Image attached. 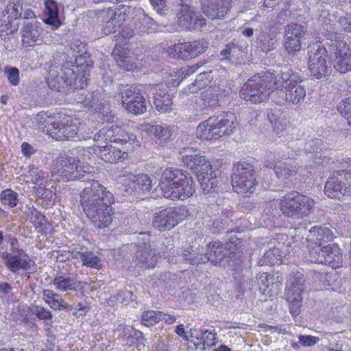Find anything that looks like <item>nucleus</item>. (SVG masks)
Instances as JSON below:
<instances>
[{
    "label": "nucleus",
    "mask_w": 351,
    "mask_h": 351,
    "mask_svg": "<svg viewBox=\"0 0 351 351\" xmlns=\"http://www.w3.org/2000/svg\"><path fill=\"white\" fill-rule=\"evenodd\" d=\"M205 256L212 263L223 267L230 265L232 261L225 245L219 241L212 242L207 245Z\"/></svg>",
    "instance_id": "obj_25"
},
{
    "label": "nucleus",
    "mask_w": 351,
    "mask_h": 351,
    "mask_svg": "<svg viewBox=\"0 0 351 351\" xmlns=\"http://www.w3.org/2000/svg\"><path fill=\"white\" fill-rule=\"evenodd\" d=\"M113 194L98 181L87 180L86 186L80 193V204L84 213L88 217L106 205L114 202Z\"/></svg>",
    "instance_id": "obj_4"
},
{
    "label": "nucleus",
    "mask_w": 351,
    "mask_h": 351,
    "mask_svg": "<svg viewBox=\"0 0 351 351\" xmlns=\"http://www.w3.org/2000/svg\"><path fill=\"white\" fill-rule=\"evenodd\" d=\"M149 88L155 108L160 112H170L173 104V95L170 93L169 88L163 85L152 86Z\"/></svg>",
    "instance_id": "obj_24"
},
{
    "label": "nucleus",
    "mask_w": 351,
    "mask_h": 351,
    "mask_svg": "<svg viewBox=\"0 0 351 351\" xmlns=\"http://www.w3.org/2000/svg\"><path fill=\"white\" fill-rule=\"evenodd\" d=\"M308 70L311 76L320 80L330 75L332 69L327 59L330 56L326 47L317 43L309 45L307 48Z\"/></svg>",
    "instance_id": "obj_8"
},
{
    "label": "nucleus",
    "mask_w": 351,
    "mask_h": 351,
    "mask_svg": "<svg viewBox=\"0 0 351 351\" xmlns=\"http://www.w3.org/2000/svg\"><path fill=\"white\" fill-rule=\"evenodd\" d=\"M202 13L211 20H222L230 12L232 0H199Z\"/></svg>",
    "instance_id": "obj_17"
},
{
    "label": "nucleus",
    "mask_w": 351,
    "mask_h": 351,
    "mask_svg": "<svg viewBox=\"0 0 351 351\" xmlns=\"http://www.w3.org/2000/svg\"><path fill=\"white\" fill-rule=\"evenodd\" d=\"M177 9L178 25L185 30H193L206 25V19L197 16L194 8L188 4L180 3Z\"/></svg>",
    "instance_id": "obj_16"
},
{
    "label": "nucleus",
    "mask_w": 351,
    "mask_h": 351,
    "mask_svg": "<svg viewBox=\"0 0 351 351\" xmlns=\"http://www.w3.org/2000/svg\"><path fill=\"white\" fill-rule=\"evenodd\" d=\"M274 170L276 177L282 180H286L289 178L292 171L290 165L287 164L286 162L276 164L274 167Z\"/></svg>",
    "instance_id": "obj_61"
},
{
    "label": "nucleus",
    "mask_w": 351,
    "mask_h": 351,
    "mask_svg": "<svg viewBox=\"0 0 351 351\" xmlns=\"http://www.w3.org/2000/svg\"><path fill=\"white\" fill-rule=\"evenodd\" d=\"M309 237L317 246L324 245L325 243L332 241L334 237L330 229L327 227L321 226H314L311 228Z\"/></svg>",
    "instance_id": "obj_37"
},
{
    "label": "nucleus",
    "mask_w": 351,
    "mask_h": 351,
    "mask_svg": "<svg viewBox=\"0 0 351 351\" xmlns=\"http://www.w3.org/2000/svg\"><path fill=\"white\" fill-rule=\"evenodd\" d=\"M280 110L275 108V109H270L267 111V119L270 122L272 128H274V130H280V126L281 124L280 121Z\"/></svg>",
    "instance_id": "obj_64"
},
{
    "label": "nucleus",
    "mask_w": 351,
    "mask_h": 351,
    "mask_svg": "<svg viewBox=\"0 0 351 351\" xmlns=\"http://www.w3.org/2000/svg\"><path fill=\"white\" fill-rule=\"evenodd\" d=\"M182 162L186 168L195 173L204 194L217 193L218 171L213 170L210 162L204 156L199 153L194 155L183 154Z\"/></svg>",
    "instance_id": "obj_3"
},
{
    "label": "nucleus",
    "mask_w": 351,
    "mask_h": 351,
    "mask_svg": "<svg viewBox=\"0 0 351 351\" xmlns=\"http://www.w3.org/2000/svg\"><path fill=\"white\" fill-rule=\"evenodd\" d=\"M185 217L184 210L178 207H169L153 215L152 226L159 231L170 230Z\"/></svg>",
    "instance_id": "obj_15"
},
{
    "label": "nucleus",
    "mask_w": 351,
    "mask_h": 351,
    "mask_svg": "<svg viewBox=\"0 0 351 351\" xmlns=\"http://www.w3.org/2000/svg\"><path fill=\"white\" fill-rule=\"evenodd\" d=\"M94 152L101 160L110 163L117 162L128 156L126 152L108 144L95 146Z\"/></svg>",
    "instance_id": "obj_27"
},
{
    "label": "nucleus",
    "mask_w": 351,
    "mask_h": 351,
    "mask_svg": "<svg viewBox=\"0 0 351 351\" xmlns=\"http://www.w3.org/2000/svg\"><path fill=\"white\" fill-rule=\"evenodd\" d=\"M119 178L125 193L136 199H143V196L152 189V180L145 173L135 175L125 171Z\"/></svg>",
    "instance_id": "obj_11"
},
{
    "label": "nucleus",
    "mask_w": 351,
    "mask_h": 351,
    "mask_svg": "<svg viewBox=\"0 0 351 351\" xmlns=\"http://www.w3.org/2000/svg\"><path fill=\"white\" fill-rule=\"evenodd\" d=\"M126 53L124 49H120L116 46L112 52V56L119 67L125 71H131L134 68V64L132 58Z\"/></svg>",
    "instance_id": "obj_43"
},
{
    "label": "nucleus",
    "mask_w": 351,
    "mask_h": 351,
    "mask_svg": "<svg viewBox=\"0 0 351 351\" xmlns=\"http://www.w3.org/2000/svg\"><path fill=\"white\" fill-rule=\"evenodd\" d=\"M53 284L56 289L61 291L76 290V280L70 276H57L54 278Z\"/></svg>",
    "instance_id": "obj_47"
},
{
    "label": "nucleus",
    "mask_w": 351,
    "mask_h": 351,
    "mask_svg": "<svg viewBox=\"0 0 351 351\" xmlns=\"http://www.w3.org/2000/svg\"><path fill=\"white\" fill-rule=\"evenodd\" d=\"M162 195L171 200H184L195 193L193 179L160 188Z\"/></svg>",
    "instance_id": "obj_21"
},
{
    "label": "nucleus",
    "mask_w": 351,
    "mask_h": 351,
    "mask_svg": "<svg viewBox=\"0 0 351 351\" xmlns=\"http://www.w3.org/2000/svg\"><path fill=\"white\" fill-rule=\"evenodd\" d=\"M123 106L128 112L142 114L147 111V101L143 93L136 86L122 84L119 88Z\"/></svg>",
    "instance_id": "obj_13"
},
{
    "label": "nucleus",
    "mask_w": 351,
    "mask_h": 351,
    "mask_svg": "<svg viewBox=\"0 0 351 351\" xmlns=\"http://www.w3.org/2000/svg\"><path fill=\"white\" fill-rule=\"evenodd\" d=\"M276 95L278 97L277 103L282 104L286 102L296 105L304 101L306 90L300 82H296L278 90Z\"/></svg>",
    "instance_id": "obj_22"
},
{
    "label": "nucleus",
    "mask_w": 351,
    "mask_h": 351,
    "mask_svg": "<svg viewBox=\"0 0 351 351\" xmlns=\"http://www.w3.org/2000/svg\"><path fill=\"white\" fill-rule=\"evenodd\" d=\"M80 164V160L65 154H61L53 162L58 173L65 181L80 180L86 176V171Z\"/></svg>",
    "instance_id": "obj_14"
},
{
    "label": "nucleus",
    "mask_w": 351,
    "mask_h": 351,
    "mask_svg": "<svg viewBox=\"0 0 351 351\" xmlns=\"http://www.w3.org/2000/svg\"><path fill=\"white\" fill-rule=\"evenodd\" d=\"M156 252L158 255L160 254L168 253L169 251L171 250L174 247L173 239L171 237H165L161 241L155 239Z\"/></svg>",
    "instance_id": "obj_57"
},
{
    "label": "nucleus",
    "mask_w": 351,
    "mask_h": 351,
    "mask_svg": "<svg viewBox=\"0 0 351 351\" xmlns=\"http://www.w3.org/2000/svg\"><path fill=\"white\" fill-rule=\"evenodd\" d=\"M103 136L104 141L128 144V147L132 146V149L139 146V143L134 134L128 132L121 127L116 125L99 130V136Z\"/></svg>",
    "instance_id": "obj_19"
},
{
    "label": "nucleus",
    "mask_w": 351,
    "mask_h": 351,
    "mask_svg": "<svg viewBox=\"0 0 351 351\" xmlns=\"http://www.w3.org/2000/svg\"><path fill=\"white\" fill-rule=\"evenodd\" d=\"M202 99L205 108L214 109L219 105V95L217 91L214 89L210 88L204 91L202 94Z\"/></svg>",
    "instance_id": "obj_51"
},
{
    "label": "nucleus",
    "mask_w": 351,
    "mask_h": 351,
    "mask_svg": "<svg viewBox=\"0 0 351 351\" xmlns=\"http://www.w3.org/2000/svg\"><path fill=\"white\" fill-rule=\"evenodd\" d=\"M305 287L304 275L299 271H292L287 284L285 295L289 303L290 313L294 317L300 313L302 306V295Z\"/></svg>",
    "instance_id": "obj_10"
},
{
    "label": "nucleus",
    "mask_w": 351,
    "mask_h": 351,
    "mask_svg": "<svg viewBox=\"0 0 351 351\" xmlns=\"http://www.w3.org/2000/svg\"><path fill=\"white\" fill-rule=\"evenodd\" d=\"M43 299L51 308L55 310L72 311V306L64 302L61 296L50 289H45L43 291Z\"/></svg>",
    "instance_id": "obj_36"
},
{
    "label": "nucleus",
    "mask_w": 351,
    "mask_h": 351,
    "mask_svg": "<svg viewBox=\"0 0 351 351\" xmlns=\"http://www.w3.org/2000/svg\"><path fill=\"white\" fill-rule=\"evenodd\" d=\"M232 185L237 193H252L256 184V171L249 160H241L233 165Z\"/></svg>",
    "instance_id": "obj_7"
},
{
    "label": "nucleus",
    "mask_w": 351,
    "mask_h": 351,
    "mask_svg": "<svg viewBox=\"0 0 351 351\" xmlns=\"http://www.w3.org/2000/svg\"><path fill=\"white\" fill-rule=\"evenodd\" d=\"M138 23L135 24V31L140 36L155 32L159 28V24L142 10L139 14Z\"/></svg>",
    "instance_id": "obj_32"
},
{
    "label": "nucleus",
    "mask_w": 351,
    "mask_h": 351,
    "mask_svg": "<svg viewBox=\"0 0 351 351\" xmlns=\"http://www.w3.org/2000/svg\"><path fill=\"white\" fill-rule=\"evenodd\" d=\"M185 51L184 43L174 44L173 45L169 46L167 49L169 55L183 60H185Z\"/></svg>",
    "instance_id": "obj_62"
},
{
    "label": "nucleus",
    "mask_w": 351,
    "mask_h": 351,
    "mask_svg": "<svg viewBox=\"0 0 351 351\" xmlns=\"http://www.w3.org/2000/svg\"><path fill=\"white\" fill-rule=\"evenodd\" d=\"M71 254L75 257V259H80L83 265L96 269L101 267L100 258L92 252H82L73 250Z\"/></svg>",
    "instance_id": "obj_44"
},
{
    "label": "nucleus",
    "mask_w": 351,
    "mask_h": 351,
    "mask_svg": "<svg viewBox=\"0 0 351 351\" xmlns=\"http://www.w3.org/2000/svg\"><path fill=\"white\" fill-rule=\"evenodd\" d=\"M333 68L340 73L351 71V49L346 43L333 46L329 52Z\"/></svg>",
    "instance_id": "obj_18"
},
{
    "label": "nucleus",
    "mask_w": 351,
    "mask_h": 351,
    "mask_svg": "<svg viewBox=\"0 0 351 351\" xmlns=\"http://www.w3.org/2000/svg\"><path fill=\"white\" fill-rule=\"evenodd\" d=\"M148 131L155 143L161 147L165 146L172 134L169 128L159 125H151Z\"/></svg>",
    "instance_id": "obj_38"
},
{
    "label": "nucleus",
    "mask_w": 351,
    "mask_h": 351,
    "mask_svg": "<svg viewBox=\"0 0 351 351\" xmlns=\"http://www.w3.org/2000/svg\"><path fill=\"white\" fill-rule=\"evenodd\" d=\"M23 210L27 219L34 224L38 232L42 234L47 233L51 228V225L44 215L38 211L33 206L26 205Z\"/></svg>",
    "instance_id": "obj_28"
},
{
    "label": "nucleus",
    "mask_w": 351,
    "mask_h": 351,
    "mask_svg": "<svg viewBox=\"0 0 351 351\" xmlns=\"http://www.w3.org/2000/svg\"><path fill=\"white\" fill-rule=\"evenodd\" d=\"M155 241H152L149 234L141 232L135 245L134 261L140 267L154 268L157 262Z\"/></svg>",
    "instance_id": "obj_9"
},
{
    "label": "nucleus",
    "mask_w": 351,
    "mask_h": 351,
    "mask_svg": "<svg viewBox=\"0 0 351 351\" xmlns=\"http://www.w3.org/2000/svg\"><path fill=\"white\" fill-rule=\"evenodd\" d=\"M224 245L228 250V256L230 257L231 260L232 261V258H234L236 261L239 262L237 263V265L241 263L243 246V241L237 237H231L228 242Z\"/></svg>",
    "instance_id": "obj_42"
},
{
    "label": "nucleus",
    "mask_w": 351,
    "mask_h": 351,
    "mask_svg": "<svg viewBox=\"0 0 351 351\" xmlns=\"http://www.w3.org/2000/svg\"><path fill=\"white\" fill-rule=\"evenodd\" d=\"M337 110L351 126V97L342 99L337 106Z\"/></svg>",
    "instance_id": "obj_54"
},
{
    "label": "nucleus",
    "mask_w": 351,
    "mask_h": 351,
    "mask_svg": "<svg viewBox=\"0 0 351 351\" xmlns=\"http://www.w3.org/2000/svg\"><path fill=\"white\" fill-rule=\"evenodd\" d=\"M59 119L60 117L47 116L45 113H40L37 114L38 125L43 132L55 136L60 121Z\"/></svg>",
    "instance_id": "obj_35"
},
{
    "label": "nucleus",
    "mask_w": 351,
    "mask_h": 351,
    "mask_svg": "<svg viewBox=\"0 0 351 351\" xmlns=\"http://www.w3.org/2000/svg\"><path fill=\"white\" fill-rule=\"evenodd\" d=\"M278 27L275 25H270L268 31L260 30L256 43L261 51L268 53L276 49L278 44Z\"/></svg>",
    "instance_id": "obj_26"
},
{
    "label": "nucleus",
    "mask_w": 351,
    "mask_h": 351,
    "mask_svg": "<svg viewBox=\"0 0 351 351\" xmlns=\"http://www.w3.org/2000/svg\"><path fill=\"white\" fill-rule=\"evenodd\" d=\"M24 23L23 27V37L33 42L42 40L40 38L43 32L41 27L42 23L39 21L34 12L27 8L24 14Z\"/></svg>",
    "instance_id": "obj_23"
},
{
    "label": "nucleus",
    "mask_w": 351,
    "mask_h": 351,
    "mask_svg": "<svg viewBox=\"0 0 351 351\" xmlns=\"http://www.w3.org/2000/svg\"><path fill=\"white\" fill-rule=\"evenodd\" d=\"M68 118L60 120L57 132H56V138L58 141L69 140L75 137L77 134V126L73 124H69Z\"/></svg>",
    "instance_id": "obj_41"
},
{
    "label": "nucleus",
    "mask_w": 351,
    "mask_h": 351,
    "mask_svg": "<svg viewBox=\"0 0 351 351\" xmlns=\"http://www.w3.org/2000/svg\"><path fill=\"white\" fill-rule=\"evenodd\" d=\"M96 16L97 21L101 24L117 19L116 10L112 8L97 10Z\"/></svg>",
    "instance_id": "obj_55"
},
{
    "label": "nucleus",
    "mask_w": 351,
    "mask_h": 351,
    "mask_svg": "<svg viewBox=\"0 0 351 351\" xmlns=\"http://www.w3.org/2000/svg\"><path fill=\"white\" fill-rule=\"evenodd\" d=\"M325 37L327 40L326 45L328 47V52L331 51V49L333 46H337L340 45V43H346L341 38L340 35L335 32H327L325 34Z\"/></svg>",
    "instance_id": "obj_63"
},
{
    "label": "nucleus",
    "mask_w": 351,
    "mask_h": 351,
    "mask_svg": "<svg viewBox=\"0 0 351 351\" xmlns=\"http://www.w3.org/2000/svg\"><path fill=\"white\" fill-rule=\"evenodd\" d=\"M326 258L324 255V246H315L309 250L308 259L311 263L325 264Z\"/></svg>",
    "instance_id": "obj_58"
},
{
    "label": "nucleus",
    "mask_w": 351,
    "mask_h": 351,
    "mask_svg": "<svg viewBox=\"0 0 351 351\" xmlns=\"http://www.w3.org/2000/svg\"><path fill=\"white\" fill-rule=\"evenodd\" d=\"M36 195L39 199L45 201L47 205H49V203L56 198V193L47 188L46 186H38L36 189Z\"/></svg>",
    "instance_id": "obj_59"
},
{
    "label": "nucleus",
    "mask_w": 351,
    "mask_h": 351,
    "mask_svg": "<svg viewBox=\"0 0 351 351\" xmlns=\"http://www.w3.org/2000/svg\"><path fill=\"white\" fill-rule=\"evenodd\" d=\"M324 193L335 199L351 194V171L343 169L331 172L325 183Z\"/></svg>",
    "instance_id": "obj_12"
},
{
    "label": "nucleus",
    "mask_w": 351,
    "mask_h": 351,
    "mask_svg": "<svg viewBox=\"0 0 351 351\" xmlns=\"http://www.w3.org/2000/svg\"><path fill=\"white\" fill-rule=\"evenodd\" d=\"M83 86H70L68 90L61 92L69 96V99H73V101L82 104L86 108H94L99 102L101 98V94L99 91L88 92L84 89Z\"/></svg>",
    "instance_id": "obj_20"
},
{
    "label": "nucleus",
    "mask_w": 351,
    "mask_h": 351,
    "mask_svg": "<svg viewBox=\"0 0 351 351\" xmlns=\"http://www.w3.org/2000/svg\"><path fill=\"white\" fill-rule=\"evenodd\" d=\"M269 73L272 75V85L271 89L276 88V91L285 86H288L296 82H301L300 75L298 73H295L291 69H289L287 71H282L278 75V78L271 71Z\"/></svg>",
    "instance_id": "obj_31"
},
{
    "label": "nucleus",
    "mask_w": 351,
    "mask_h": 351,
    "mask_svg": "<svg viewBox=\"0 0 351 351\" xmlns=\"http://www.w3.org/2000/svg\"><path fill=\"white\" fill-rule=\"evenodd\" d=\"M111 205H106V208L97 211L96 215L94 213L87 217L95 228L105 229L110 226L114 215Z\"/></svg>",
    "instance_id": "obj_29"
},
{
    "label": "nucleus",
    "mask_w": 351,
    "mask_h": 351,
    "mask_svg": "<svg viewBox=\"0 0 351 351\" xmlns=\"http://www.w3.org/2000/svg\"><path fill=\"white\" fill-rule=\"evenodd\" d=\"M26 10L19 1L16 3L10 1L4 12L8 15V19L16 21L19 19H24V14Z\"/></svg>",
    "instance_id": "obj_49"
},
{
    "label": "nucleus",
    "mask_w": 351,
    "mask_h": 351,
    "mask_svg": "<svg viewBox=\"0 0 351 351\" xmlns=\"http://www.w3.org/2000/svg\"><path fill=\"white\" fill-rule=\"evenodd\" d=\"M189 179L192 178L188 177L180 169L167 168L161 173L158 186L159 188L165 187L170 184L189 180Z\"/></svg>",
    "instance_id": "obj_30"
},
{
    "label": "nucleus",
    "mask_w": 351,
    "mask_h": 351,
    "mask_svg": "<svg viewBox=\"0 0 351 351\" xmlns=\"http://www.w3.org/2000/svg\"><path fill=\"white\" fill-rule=\"evenodd\" d=\"M315 204L313 198L293 192L281 198L280 208L287 217L299 219L308 216L315 208Z\"/></svg>",
    "instance_id": "obj_6"
},
{
    "label": "nucleus",
    "mask_w": 351,
    "mask_h": 351,
    "mask_svg": "<svg viewBox=\"0 0 351 351\" xmlns=\"http://www.w3.org/2000/svg\"><path fill=\"white\" fill-rule=\"evenodd\" d=\"M73 54L61 64V67L51 66L49 71L47 84L50 88L58 92L68 90L70 86H83L86 84V75L89 69L93 67V62L86 52V44L76 40L70 45Z\"/></svg>",
    "instance_id": "obj_1"
},
{
    "label": "nucleus",
    "mask_w": 351,
    "mask_h": 351,
    "mask_svg": "<svg viewBox=\"0 0 351 351\" xmlns=\"http://www.w3.org/2000/svg\"><path fill=\"white\" fill-rule=\"evenodd\" d=\"M322 145H323V142L321 139L319 138L308 139L304 144V150L306 152H315V162L318 165H322L324 160H326V162H328V158H327L326 156H324V159H322V154L318 152L319 149H322Z\"/></svg>",
    "instance_id": "obj_45"
},
{
    "label": "nucleus",
    "mask_w": 351,
    "mask_h": 351,
    "mask_svg": "<svg viewBox=\"0 0 351 351\" xmlns=\"http://www.w3.org/2000/svg\"><path fill=\"white\" fill-rule=\"evenodd\" d=\"M238 125L234 113L223 112L209 117L196 128L197 138L204 141L217 140L230 136Z\"/></svg>",
    "instance_id": "obj_2"
},
{
    "label": "nucleus",
    "mask_w": 351,
    "mask_h": 351,
    "mask_svg": "<svg viewBox=\"0 0 351 351\" xmlns=\"http://www.w3.org/2000/svg\"><path fill=\"white\" fill-rule=\"evenodd\" d=\"M185 52V60L194 58L199 54L206 51L208 47V43L204 39H199L192 42L184 43Z\"/></svg>",
    "instance_id": "obj_40"
},
{
    "label": "nucleus",
    "mask_w": 351,
    "mask_h": 351,
    "mask_svg": "<svg viewBox=\"0 0 351 351\" xmlns=\"http://www.w3.org/2000/svg\"><path fill=\"white\" fill-rule=\"evenodd\" d=\"M45 4V17L43 21L54 29L58 28L62 23L59 17L58 3L54 0H47Z\"/></svg>",
    "instance_id": "obj_33"
},
{
    "label": "nucleus",
    "mask_w": 351,
    "mask_h": 351,
    "mask_svg": "<svg viewBox=\"0 0 351 351\" xmlns=\"http://www.w3.org/2000/svg\"><path fill=\"white\" fill-rule=\"evenodd\" d=\"M282 46L285 51H286L289 56H293L301 50L302 43L299 39L292 38L291 37L287 38L284 36Z\"/></svg>",
    "instance_id": "obj_52"
},
{
    "label": "nucleus",
    "mask_w": 351,
    "mask_h": 351,
    "mask_svg": "<svg viewBox=\"0 0 351 351\" xmlns=\"http://www.w3.org/2000/svg\"><path fill=\"white\" fill-rule=\"evenodd\" d=\"M212 71L201 72L196 77L195 82L189 85V89L191 92H197V90L202 89L207 86L212 80L210 75Z\"/></svg>",
    "instance_id": "obj_50"
},
{
    "label": "nucleus",
    "mask_w": 351,
    "mask_h": 351,
    "mask_svg": "<svg viewBox=\"0 0 351 351\" xmlns=\"http://www.w3.org/2000/svg\"><path fill=\"white\" fill-rule=\"evenodd\" d=\"M282 256L278 248L271 247L265 252L263 257L258 261V265L263 266L265 265H275L281 261Z\"/></svg>",
    "instance_id": "obj_48"
},
{
    "label": "nucleus",
    "mask_w": 351,
    "mask_h": 351,
    "mask_svg": "<svg viewBox=\"0 0 351 351\" xmlns=\"http://www.w3.org/2000/svg\"><path fill=\"white\" fill-rule=\"evenodd\" d=\"M0 199L3 204L13 208L16 206L18 203V194L11 189H6L1 192Z\"/></svg>",
    "instance_id": "obj_56"
},
{
    "label": "nucleus",
    "mask_w": 351,
    "mask_h": 351,
    "mask_svg": "<svg viewBox=\"0 0 351 351\" xmlns=\"http://www.w3.org/2000/svg\"><path fill=\"white\" fill-rule=\"evenodd\" d=\"M306 30L305 25L292 22L285 26L284 36L302 40L305 36Z\"/></svg>",
    "instance_id": "obj_46"
},
{
    "label": "nucleus",
    "mask_w": 351,
    "mask_h": 351,
    "mask_svg": "<svg viewBox=\"0 0 351 351\" xmlns=\"http://www.w3.org/2000/svg\"><path fill=\"white\" fill-rule=\"evenodd\" d=\"M19 27V23L14 20L8 19V22L4 21L0 25V34L1 38H5L9 34L16 32Z\"/></svg>",
    "instance_id": "obj_60"
},
{
    "label": "nucleus",
    "mask_w": 351,
    "mask_h": 351,
    "mask_svg": "<svg viewBox=\"0 0 351 351\" xmlns=\"http://www.w3.org/2000/svg\"><path fill=\"white\" fill-rule=\"evenodd\" d=\"M26 255L23 253H19L16 255L7 253L3 256L5 261L7 267L12 271L15 273L20 269H27L28 261L23 257Z\"/></svg>",
    "instance_id": "obj_39"
},
{
    "label": "nucleus",
    "mask_w": 351,
    "mask_h": 351,
    "mask_svg": "<svg viewBox=\"0 0 351 351\" xmlns=\"http://www.w3.org/2000/svg\"><path fill=\"white\" fill-rule=\"evenodd\" d=\"M324 255L326 258V265L332 268L339 267L341 265L343 261L341 251L337 244L324 245Z\"/></svg>",
    "instance_id": "obj_34"
},
{
    "label": "nucleus",
    "mask_w": 351,
    "mask_h": 351,
    "mask_svg": "<svg viewBox=\"0 0 351 351\" xmlns=\"http://www.w3.org/2000/svg\"><path fill=\"white\" fill-rule=\"evenodd\" d=\"M163 313L161 311H148L143 313L141 318V323L145 326H149L162 320Z\"/></svg>",
    "instance_id": "obj_53"
},
{
    "label": "nucleus",
    "mask_w": 351,
    "mask_h": 351,
    "mask_svg": "<svg viewBox=\"0 0 351 351\" xmlns=\"http://www.w3.org/2000/svg\"><path fill=\"white\" fill-rule=\"evenodd\" d=\"M272 77L269 71H264L253 75L243 85L240 90V97L252 104L264 101L273 92Z\"/></svg>",
    "instance_id": "obj_5"
}]
</instances>
